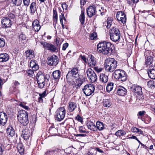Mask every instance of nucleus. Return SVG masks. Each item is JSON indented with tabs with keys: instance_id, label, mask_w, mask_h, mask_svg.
Listing matches in <instances>:
<instances>
[{
	"instance_id": "53",
	"label": "nucleus",
	"mask_w": 155,
	"mask_h": 155,
	"mask_svg": "<svg viewBox=\"0 0 155 155\" xmlns=\"http://www.w3.org/2000/svg\"><path fill=\"white\" fill-rule=\"evenodd\" d=\"M19 38L20 39L24 40L25 39L26 36L24 34L22 33L20 35Z\"/></svg>"
},
{
	"instance_id": "35",
	"label": "nucleus",
	"mask_w": 155,
	"mask_h": 155,
	"mask_svg": "<svg viewBox=\"0 0 155 155\" xmlns=\"http://www.w3.org/2000/svg\"><path fill=\"white\" fill-rule=\"evenodd\" d=\"M96 125V128H97L99 130H102L104 128V124L102 122L97 121Z\"/></svg>"
},
{
	"instance_id": "64",
	"label": "nucleus",
	"mask_w": 155,
	"mask_h": 155,
	"mask_svg": "<svg viewBox=\"0 0 155 155\" xmlns=\"http://www.w3.org/2000/svg\"><path fill=\"white\" fill-rule=\"evenodd\" d=\"M77 118L78 121H80L81 122H83V119L82 118L80 117L79 116H78Z\"/></svg>"
},
{
	"instance_id": "51",
	"label": "nucleus",
	"mask_w": 155,
	"mask_h": 155,
	"mask_svg": "<svg viewBox=\"0 0 155 155\" xmlns=\"http://www.w3.org/2000/svg\"><path fill=\"white\" fill-rule=\"evenodd\" d=\"M37 83L38 84V87L41 88H43L45 84V82H38Z\"/></svg>"
},
{
	"instance_id": "23",
	"label": "nucleus",
	"mask_w": 155,
	"mask_h": 155,
	"mask_svg": "<svg viewBox=\"0 0 155 155\" xmlns=\"http://www.w3.org/2000/svg\"><path fill=\"white\" fill-rule=\"evenodd\" d=\"M9 58V55L6 53L0 54V62H6Z\"/></svg>"
},
{
	"instance_id": "54",
	"label": "nucleus",
	"mask_w": 155,
	"mask_h": 155,
	"mask_svg": "<svg viewBox=\"0 0 155 155\" xmlns=\"http://www.w3.org/2000/svg\"><path fill=\"white\" fill-rule=\"evenodd\" d=\"M23 2L24 5L28 6L29 5L30 0H23Z\"/></svg>"
},
{
	"instance_id": "49",
	"label": "nucleus",
	"mask_w": 155,
	"mask_h": 155,
	"mask_svg": "<svg viewBox=\"0 0 155 155\" xmlns=\"http://www.w3.org/2000/svg\"><path fill=\"white\" fill-rule=\"evenodd\" d=\"M4 150V147L2 144H0V155H2Z\"/></svg>"
},
{
	"instance_id": "31",
	"label": "nucleus",
	"mask_w": 155,
	"mask_h": 155,
	"mask_svg": "<svg viewBox=\"0 0 155 155\" xmlns=\"http://www.w3.org/2000/svg\"><path fill=\"white\" fill-rule=\"evenodd\" d=\"M87 126L88 129L91 130L95 131L96 130V126L95 124L93 122H89L87 124Z\"/></svg>"
},
{
	"instance_id": "57",
	"label": "nucleus",
	"mask_w": 155,
	"mask_h": 155,
	"mask_svg": "<svg viewBox=\"0 0 155 155\" xmlns=\"http://www.w3.org/2000/svg\"><path fill=\"white\" fill-rule=\"evenodd\" d=\"M94 69L98 73L100 72L102 70V68H99L97 67H94Z\"/></svg>"
},
{
	"instance_id": "59",
	"label": "nucleus",
	"mask_w": 155,
	"mask_h": 155,
	"mask_svg": "<svg viewBox=\"0 0 155 155\" xmlns=\"http://www.w3.org/2000/svg\"><path fill=\"white\" fill-rule=\"evenodd\" d=\"M80 57L83 60L85 63L87 62V59L85 57L84 55H80Z\"/></svg>"
},
{
	"instance_id": "44",
	"label": "nucleus",
	"mask_w": 155,
	"mask_h": 155,
	"mask_svg": "<svg viewBox=\"0 0 155 155\" xmlns=\"http://www.w3.org/2000/svg\"><path fill=\"white\" fill-rule=\"evenodd\" d=\"M57 15H53V25L54 28H55L56 24H54V23H56L57 22Z\"/></svg>"
},
{
	"instance_id": "9",
	"label": "nucleus",
	"mask_w": 155,
	"mask_h": 155,
	"mask_svg": "<svg viewBox=\"0 0 155 155\" xmlns=\"http://www.w3.org/2000/svg\"><path fill=\"white\" fill-rule=\"evenodd\" d=\"M40 43L45 49L49 50L51 52H55L58 51L57 47L52 44L45 41H41Z\"/></svg>"
},
{
	"instance_id": "21",
	"label": "nucleus",
	"mask_w": 155,
	"mask_h": 155,
	"mask_svg": "<svg viewBox=\"0 0 155 155\" xmlns=\"http://www.w3.org/2000/svg\"><path fill=\"white\" fill-rule=\"evenodd\" d=\"M30 135V131L29 129H25L22 131L21 136L25 140L28 139Z\"/></svg>"
},
{
	"instance_id": "13",
	"label": "nucleus",
	"mask_w": 155,
	"mask_h": 155,
	"mask_svg": "<svg viewBox=\"0 0 155 155\" xmlns=\"http://www.w3.org/2000/svg\"><path fill=\"white\" fill-rule=\"evenodd\" d=\"M73 83L67 82L68 84L72 86L75 85V86L77 88H79L83 83V80L80 78V77L76 78L73 80Z\"/></svg>"
},
{
	"instance_id": "8",
	"label": "nucleus",
	"mask_w": 155,
	"mask_h": 155,
	"mask_svg": "<svg viewBox=\"0 0 155 155\" xmlns=\"http://www.w3.org/2000/svg\"><path fill=\"white\" fill-rule=\"evenodd\" d=\"M94 85L91 84L85 85L83 88L82 90L86 96H89L94 92Z\"/></svg>"
},
{
	"instance_id": "17",
	"label": "nucleus",
	"mask_w": 155,
	"mask_h": 155,
	"mask_svg": "<svg viewBox=\"0 0 155 155\" xmlns=\"http://www.w3.org/2000/svg\"><path fill=\"white\" fill-rule=\"evenodd\" d=\"M7 114L3 112H0V125L1 126L5 125L8 120Z\"/></svg>"
},
{
	"instance_id": "10",
	"label": "nucleus",
	"mask_w": 155,
	"mask_h": 155,
	"mask_svg": "<svg viewBox=\"0 0 155 155\" xmlns=\"http://www.w3.org/2000/svg\"><path fill=\"white\" fill-rule=\"evenodd\" d=\"M152 53L150 51H147L144 52V56L146 59L145 64L148 66L151 64L153 61V58L152 56Z\"/></svg>"
},
{
	"instance_id": "28",
	"label": "nucleus",
	"mask_w": 155,
	"mask_h": 155,
	"mask_svg": "<svg viewBox=\"0 0 155 155\" xmlns=\"http://www.w3.org/2000/svg\"><path fill=\"white\" fill-rule=\"evenodd\" d=\"M132 91L139 95H141L142 94L141 87L139 86H136L134 87L132 89Z\"/></svg>"
},
{
	"instance_id": "14",
	"label": "nucleus",
	"mask_w": 155,
	"mask_h": 155,
	"mask_svg": "<svg viewBox=\"0 0 155 155\" xmlns=\"http://www.w3.org/2000/svg\"><path fill=\"white\" fill-rule=\"evenodd\" d=\"M116 17L118 21H120L122 23L124 24L126 22V15L122 12H117L116 14Z\"/></svg>"
},
{
	"instance_id": "4",
	"label": "nucleus",
	"mask_w": 155,
	"mask_h": 155,
	"mask_svg": "<svg viewBox=\"0 0 155 155\" xmlns=\"http://www.w3.org/2000/svg\"><path fill=\"white\" fill-rule=\"evenodd\" d=\"M18 120L24 126H26L29 123L28 113L24 110H21L18 112L17 115Z\"/></svg>"
},
{
	"instance_id": "34",
	"label": "nucleus",
	"mask_w": 155,
	"mask_h": 155,
	"mask_svg": "<svg viewBox=\"0 0 155 155\" xmlns=\"http://www.w3.org/2000/svg\"><path fill=\"white\" fill-rule=\"evenodd\" d=\"M77 107L76 104L74 102L69 103L68 110L70 112H72Z\"/></svg>"
},
{
	"instance_id": "52",
	"label": "nucleus",
	"mask_w": 155,
	"mask_h": 155,
	"mask_svg": "<svg viewBox=\"0 0 155 155\" xmlns=\"http://www.w3.org/2000/svg\"><path fill=\"white\" fill-rule=\"evenodd\" d=\"M146 113L145 111L144 110H143L142 111H139L138 112V113L137 114V116H140V117H142Z\"/></svg>"
},
{
	"instance_id": "46",
	"label": "nucleus",
	"mask_w": 155,
	"mask_h": 155,
	"mask_svg": "<svg viewBox=\"0 0 155 155\" xmlns=\"http://www.w3.org/2000/svg\"><path fill=\"white\" fill-rule=\"evenodd\" d=\"M5 44V42L4 39L3 38H0V47H3Z\"/></svg>"
},
{
	"instance_id": "32",
	"label": "nucleus",
	"mask_w": 155,
	"mask_h": 155,
	"mask_svg": "<svg viewBox=\"0 0 155 155\" xmlns=\"http://www.w3.org/2000/svg\"><path fill=\"white\" fill-rule=\"evenodd\" d=\"M25 53L27 58L29 59L33 58L35 56L34 51L31 50H28L26 51Z\"/></svg>"
},
{
	"instance_id": "11",
	"label": "nucleus",
	"mask_w": 155,
	"mask_h": 155,
	"mask_svg": "<svg viewBox=\"0 0 155 155\" xmlns=\"http://www.w3.org/2000/svg\"><path fill=\"white\" fill-rule=\"evenodd\" d=\"M87 74L88 78L92 83L94 82L97 81V76L94 71L91 68H89L87 70Z\"/></svg>"
},
{
	"instance_id": "33",
	"label": "nucleus",
	"mask_w": 155,
	"mask_h": 155,
	"mask_svg": "<svg viewBox=\"0 0 155 155\" xmlns=\"http://www.w3.org/2000/svg\"><path fill=\"white\" fill-rule=\"evenodd\" d=\"M30 8L31 12L32 13H34L37 11V8L36 7V4L35 2H32L30 6Z\"/></svg>"
},
{
	"instance_id": "48",
	"label": "nucleus",
	"mask_w": 155,
	"mask_h": 155,
	"mask_svg": "<svg viewBox=\"0 0 155 155\" xmlns=\"http://www.w3.org/2000/svg\"><path fill=\"white\" fill-rule=\"evenodd\" d=\"M33 71L34 70H32L31 69H29L27 71V73L29 76L32 77L33 76L34 73Z\"/></svg>"
},
{
	"instance_id": "61",
	"label": "nucleus",
	"mask_w": 155,
	"mask_h": 155,
	"mask_svg": "<svg viewBox=\"0 0 155 155\" xmlns=\"http://www.w3.org/2000/svg\"><path fill=\"white\" fill-rule=\"evenodd\" d=\"M18 149L20 153L21 154H22L24 151L23 148H22L21 147H18Z\"/></svg>"
},
{
	"instance_id": "25",
	"label": "nucleus",
	"mask_w": 155,
	"mask_h": 155,
	"mask_svg": "<svg viewBox=\"0 0 155 155\" xmlns=\"http://www.w3.org/2000/svg\"><path fill=\"white\" fill-rule=\"evenodd\" d=\"M7 133L8 135L11 137L15 136V131L11 126H9L6 129Z\"/></svg>"
},
{
	"instance_id": "62",
	"label": "nucleus",
	"mask_w": 155,
	"mask_h": 155,
	"mask_svg": "<svg viewBox=\"0 0 155 155\" xmlns=\"http://www.w3.org/2000/svg\"><path fill=\"white\" fill-rule=\"evenodd\" d=\"M137 129H138L136 127H133L131 128V131H132V132L137 133Z\"/></svg>"
},
{
	"instance_id": "15",
	"label": "nucleus",
	"mask_w": 155,
	"mask_h": 155,
	"mask_svg": "<svg viewBox=\"0 0 155 155\" xmlns=\"http://www.w3.org/2000/svg\"><path fill=\"white\" fill-rule=\"evenodd\" d=\"M87 12L89 18H91L96 13V6L94 5L89 6L87 9Z\"/></svg>"
},
{
	"instance_id": "12",
	"label": "nucleus",
	"mask_w": 155,
	"mask_h": 155,
	"mask_svg": "<svg viewBox=\"0 0 155 155\" xmlns=\"http://www.w3.org/2000/svg\"><path fill=\"white\" fill-rule=\"evenodd\" d=\"M47 64L51 66H55L58 62V57L55 55H53L48 57L47 61Z\"/></svg>"
},
{
	"instance_id": "58",
	"label": "nucleus",
	"mask_w": 155,
	"mask_h": 155,
	"mask_svg": "<svg viewBox=\"0 0 155 155\" xmlns=\"http://www.w3.org/2000/svg\"><path fill=\"white\" fill-rule=\"evenodd\" d=\"M68 43H65L64 44L63 46L62 50H65L66 48L68 47Z\"/></svg>"
},
{
	"instance_id": "2",
	"label": "nucleus",
	"mask_w": 155,
	"mask_h": 155,
	"mask_svg": "<svg viewBox=\"0 0 155 155\" xmlns=\"http://www.w3.org/2000/svg\"><path fill=\"white\" fill-rule=\"evenodd\" d=\"M104 65L106 71L112 72L117 66V61L114 58H109L106 59Z\"/></svg>"
},
{
	"instance_id": "5",
	"label": "nucleus",
	"mask_w": 155,
	"mask_h": 155,
	"mask_svg": "<svg viewBox=\"0 0 155 155\" xmlns=\"http://www.w3.org/2000/svg\"><path fill=\"white\" fill-rule=\"evenodd\" d=\"M109 33L110 39L112 41L116 42L120 39V34L118 29L113 27L109 30Z\"/></svg>"
},
{
	"instance_id": "26",
	"label": "nucleus",
	"mask_w": 155,
	"mask_h": 155,
	"mask_svg": "<svg viewBox=\"0 0 155 155\" xmlns=\"http://www.w3.org/2000/svg\"><path fill=\"white\" fill-rule=\"evenodd\" d=\"M37 76V82H45V78L42 73H38Z\"/></svg>"
},
{
	"instance_id": "1",
	"label": "nucleus",
	"mask_w": 155,
	"mask_h": 155,
	"mask_svg": "<svg viewBox=\"0 0 155 155\" xmlns=\"http://www.w3.org/2000/svg\"><path fill=\"white\" fill-rule=\"evenodd\" d=\"M113 47L111 43L106 41H103L99 43L97 45L98 51L103 54L108 55L112 52V48Z\"/></svg>"
},
{
	"instance_id": "43",
	"label": "nucleus",
	"mask_w": 155,
	"mask_h": 155,
	"mask_svg": "<svg viewBox=\"0 0 155 155\" xmlns=\"http://www.w3.org/2000/svg\"><path fill=\"white\" fill-rule=\"evenodd\" d=\"M90 39L91 40H94L96 39L97 37V35L95 32H93L92 33L90 34Z\"/></svg>"
},
{
	"instance_id": "39",
	"label": "nucleus",
	"mask_w": 155,
	"mask_h": 155,
	"mask_svg": "<svg viewBox=\"0 0 155 155\" xmlns=\"http://www.w3.org/2000/svg\"><path fill=\"white\" fill-rule=\"evenodd\" d=\"M126 134L125 131L123 130H120L117 131L115 133V135L118 136H123Z\"/></svg>"
},
{
	"instance_id": "7",
	"label": "nucleus",
	"mask_w": 155,
	"mask_h": 155,
	"mask_svg": "<svg viewBox=\"0 0 155 155\" xmlns=\"http://www.w3.org/2000/svg\"><path fill=\"white\" fill-rule=\"evenodd\" d=\"M66 113L64 108L62 107L58 109L55 112V120L58 121H60L64 118Z\"/></svg>"
},
{
	"instance_id": "47",
	"label": "nucleus",
	"mask_w": 155,
	"mask_h": 155,
	"mask_svg": "<svg viewBox=\"0 0 155 155\" xmlns=\"http://www.w3.org/2000/svg\"><path fill=\"white\" fill-rule=\"evenodd\" d=\"M107 22V29L109 28L111 26L112 22L111 20H108V19L106 21Z\"/></svg>"
},
{
	"instance_id": "6",
	"label": "nucleus",
	"mask_w": 155,
	"mask_h": 155,
	"mask_svg": "<svg viewBox=\"0 0 155 155\" xmlns=\"http://www.w3.org/2000/svg\"><path fill=\"white\" fill-rule=\"evenodd\" d=\"M115 78L123 81H125L127 79V75L125 72L120 69L115 70L113 73Z\"/></svg>"
},
{
	"instance_id": "63",
	"label": "nucleus",
	"mask_w": 155,
	"mask_h": 155,
	"mask_svg": "<svg viewBox=\"0 0 155 155\" xmlns=\"http://www.w3.org/2000/svg\"><path fill=\"white\" fill-rule=\"evenodd\" d=\"M68 6L66 3H64L62 5V7L63 9H67L68 8Z\"/></svg>"
},
{
	"instance_id": "20",
	"label": "nucleus",
	"mask_w": 155,
	"mask_h": 155,
	"mask_svg": "<svg viewBox=\"0 0 155 155\" xmlns=\"http://www.w3.org/2000/svg\"><path fill=\"white\" fill-rule=\"evenodd\" d=\"M33 30L35 31H38L41 28L39 22L38 20H35L32 23Z\"/></svg>"
},
{
	"instance_id": "30",
	"label": "nucleus",
	"mask_w": 155,
	"mask_h": 155,
	"mask_svg": "<svg viewBox=\"0 0 155 155\" xmlns=\"http://www.w3.org/2000/svg\"><path fill=\"white\" fill-rule=\"evenodd\" d=\"M30 66L35 71L37 70L39 68L35 60H31L30 63Z\"/></svg>"
},
{
	"instance_id": "19",
	"label": "nucleus",
	"mask_w": 155,
	"mask_h": 155,
	"mask_svg": "<svg viewBox=\"0 0 155 155\" xmlns=\"http://www.w3.org/2000/svg\"><path fill=\"white\" fill-rule=\"evenodd\" d=\"M117 93L120 96H124L126 94L127 90L123 87L119 86L117 87Z\"/></svg>"
},
{
	"instance_id": "60",
	"label": "nucleus",
	"mask_w": 155,
	"mask_h": 155,
	"mask_svg": "<svg viewBox=\"0 0 155 155\" xmlns=\"http://www.w3.org/2000/svg\"><path fill=\"white\" fill-rule=\"evenodd\" d=\"M5 82V81H4V79L2 80L0 77V88H2V86Z\"/></svg>"
},
{
	"instance_id": "3",
	"label": "nucleus",
	"mask_w": 155,
	"mask_h": 155,
	"mask_svg": "<svg viewBox=\"0 0 155 155\" xmlns=\"http://www.w3.org/2000/svg\"><path fill=\"white\" fill-rule=\"evenodd\" d=\"M80 77L78 73V69L77 68H74L68 71L66 76V81L73 83V80Z\"/></svg>"
},
{
	"instance_id": "29",
	"label": "nucleus",
	"mask_w": 155,
	"mask_h": 155,
	"mask_svg": "<svg viewBox=\"0 0 155 155\" xmlns=\"http://www.w3.org/2000/svg\"><path fill=\"white\" fill-rule=\"evenodd\" d=\"M48 94L46 90L45 91L42 93L39 94V97L38 98V101L39 103H43V98H45L47 96Z\"/></svg>"
},
{
	"instance_id": "45",
	"label": "nucleus",
	"mask_w": 155,
	"mask_h": 155,
	"mask_svg": "<svg viewBox=\"0 0 155 155\" xmlns=\"http://www.w3.org/2000/svg\"><path fill=\"white\" fill-rule=\"evenodd\" d=\"M20 106L26 110H30V108L28 106H26L23 103L21 102L19 104Z\"/></svg>"
},
{
	"instance_id": "55",
	"label": "nucleus",
	"mask_w": 155,
	"mask_h": 155,
	"mask_svg": "<svg viewBox=\"0 0 155 155\" xmlns=\"http://www.w3.org/2000/svg\"><path fill=\"white\" fill-rule=\"evenodd\" d=\"M55 43L56 45V47L59 48L60 47V44H59V40L58 39H56L55 40Z\"/></svg>"
},
{
	"instance_id": "36",
	"label": "nucleus",
	"mask_w": 155,
	"mask_h": 155,
	"mask_svg": "<svg viewBox=\"0 0 155 155\" xmlns=\"http://www.w3.org/2000/svg\"><path fill=\"white\" fill-rule=\"evenodd\" d=\"M85 18L84 12V11H81V14L79 16V19L82 25H83L84 24Z\"/></svg>"
},
{
	"instance_id": "38",
	"label": "nucleus",
	"mask_w": 155,
	"mask_h": 155,
	"mask_svg": "<svg viewBox=\"0 0 155 155\" xmlns=\"http://www.w3.org/2000/svg\"><path fill=\"white\" fill-rule=\"evenodd\" d=\"M114 83H108L106 87L107 92H110L113 89L114 87Z\"/></svg>"
},
{
	"instance_id": "22",
	"label": "nucleus",
	"mask_w": 155,
	"mask_h": 155,
	"mask_svg": "<svg viewBox=\"0 0 155 155\" xmlns=\"http://www.w3.org/2000/svg\"><path fill=\"white\" fill-rule=\"evenodd\" d=\"M100 79V81L101 82L103 83H106L108 81V75L103 73H101Z\"/></svg>"
},
{
	"instance_id": "50",
	"label": "nucleus",
	"mask_w": 155,
	"mask_h": 155,
	"mask_svg": "<svg viewBox=\"0 0 155 155\" xmlns=\"http://www.w3.org/2000/svg\"><path fill=\"white\" fill-rule=\"evenodd\" d=\"M78 130L81 133H86V131L85 130V128L83 127H79Z\"/></svg>"
},
{
	"instance_id": "18",
	"label": "nucleus",
	"mask_w": 155,
	"mask_h": 155,
	"mask_svg": "<svg viewBox=\"0 0 155 155\" xmlns=\"http://www.w3.org/2000/svg\"><path fill=\"white\" fill-rule=\"evenodd\" d=\"M147 73L150 78L153 79H155V66L150 67L147 71Z\"/></svg>"
},
{
	"instance_id": "27",
	"label": "nucleus",
	"mask_w": 155,
	"mask_h": 155,
	"mask_svg": "<svg viewBox=\"0 0 155 155\" xmlns=\"http://www.w3.org/2000/svg\"><path fill=\"white\" fill-rule=\"evenodd\" d=\"M88 65L90 66H95L97 62L96 58L92 55H91L89 59L88 60Z\"/></svg>"
},
{
	"instance_id": "56",
	"label": "nucleus",
	"mask_w": 155,
	"mask_h": 155,
	"mask_svg": "<svg viewBox=\"0 0 155 155\" xmlns=\"http://www.w3.org/2000/svg\"><path fill=\"white\" fill-rule=\"evenodd\" d=\"M8 17L10 18L13 19H14L15 17V15L13 13H10L8 15Z\"/></svg>"
},
{
	"instance_id": "41",
	"label": "nucleus",
	"mask_w": 155,
	"mask_h": 155,
	"mask_svg": "<svg viewBox=\"0 0 155 155\" xmlns=\"http://www.w3.org/2000/svg\"><path fill=\"white\" fill-rule=\"evenodd\" d=\"M12 2L15 6H18L21 5L22 1V0H12Z\"/></svg>"
},
{
	"instance_id": "24",
	"label": "nucleus",
	"mask_w": 155,
	"mask_h": 155,
	"mask_svg": "<svg viewBox=\"0 0 155 155\" xmlns=\"http://www.w3.org/2000/svg\"><path fill=\"white\" fill-rule=\"evenodd\" d=\"M103 104L105 107H110L112 105V103L110 98H109L108 99H104L103 101Z\"/></svg>"
},
{
	"instance_id": "40",
	"label": "nucleus",
	"mask_w": 155,
	"mask_h": 155,
	"mask_svg": "<svg viewBox=\"0 0 155 155\" xmlns=\"http://www.w3.org/2000/svg\"><path fill=\"white\" fill-rule=\"evenodd\" d=\"M49 133L51 134L54 135L56 134L58 132L57 129L54 127H50L49 129Z\"/></svg>"
},
{
	"instance_id": "42",
	"label": "nucleus",
	"mask_w": 155,
	"mask_h": 155,
	"mask_svg": "<svg viewBox=\"0 0 155 155\" xmlns=\"http://www.w3.org/2000/svg\"><path fill=\"white\" fill-rule=\"evenodd\" d=\"M147 85L150 88H155V82L153 81L150 80L148 82Z\"/></svg>"
},
{
	"instance_id": "16",
	"label": "nucleus",
	"mask_w": 155,
	"mask_h": 155,
	"mask_svg": "<svg viewBox=\"0 0 155 155\" xmlns=\"http://www.w3.org/2000/svg\"><path fill=\"white\" fill-rule=\"evenodd\" d=\"M2 27L4 28H10L12 23L10 19L7 17L3 18L2 21Z\"/></svg>"
},
{
	"instance_id": "37",
	"label": "nucleus",
	"mask_w": 155,
	"mask_h": 155,
	"mask_svg": "<svg viewBox=\"0 0 155 155\" xmlns=\"http://www.w3.org/2000/svg\"><path fill=\"white\" fill-rule=\"evenodd\" d=\"M60 72L59 70L54 71L53 72L52 76L54 79H59L60 77Z\"/></svg>"
}]
</instances>
